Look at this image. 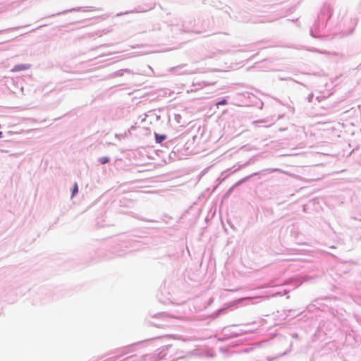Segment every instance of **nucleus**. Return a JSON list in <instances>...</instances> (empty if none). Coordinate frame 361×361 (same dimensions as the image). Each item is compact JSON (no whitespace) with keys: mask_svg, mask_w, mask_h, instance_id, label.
Returning <instances> with one entry per match:
<instances>
[{"mask_svg":"<svg viewBox=\"0 0 361 361\" xmlns=\"http://www.w3.org/2000/svg\"><path fill=\"white\" fill-rule=\"evenodd\" d=\"M30 68V64H20V65L15 66L13 68L12 71L13 72L21 71H25V70L29 69Z\"/></svg>","mask_w":361,"mask_h":361,"instance_id":"1","label":"nucleus"},{"mask_svg":"<svg viewBox=\"0 0 361 361\" xmlns=\"http://www.w3.org/2000/svg\"><path fill=\"white\" fill-rule=\"evenodd\" d=\"M155 138L157 143H161L166 138V137L164 135H159L155 133Z\"/></svg>","mask_w":361,"mask_h":361,"instance_id":"2","label":"nucleus"},{"mask_svg":"<svg viewBox=\"0 0 361 361\" xmlns=\"http://www.w3.org/2000/svg\"><path fill=\"white\" fill-rule=\"evenodd\" d=\"M99 161L100 162V164H104L109 161V159L106 157H100L99 159Z\"/></svg>","mask_w":361,"mask_h":361,"instance_id":"3","label":"nucleus"},{"mask_svg":"<svg viewBox=\"0 0 361 361\" xmlns=\"http://www.w3.org/2000/svg\"><path fill=\"white\" fill-rule=\"evenodd\" d=\"M227 100L226 99H222L221 101H219V102L216 103V105L217 106H220V105H225V104H227Z\"/></svg>","mask_w":361,"mask_h":361,"instance_id":"4","label":"nucleus"},{"mask_svg":"<svg viewBox=\"0 0 361 361\" xmlns=\"http://www.w3.org/2000/svg\"><path fill=\"white\" fill-rule=\"evenodd\" d=\"M78 187L77 183H75L73 187V192H72L73 196L75 195L78 192Z\"/></svg>","mask_w":361,"mask_h":361,"instance_id":"5","label":"nucleus"}]
</instances>
